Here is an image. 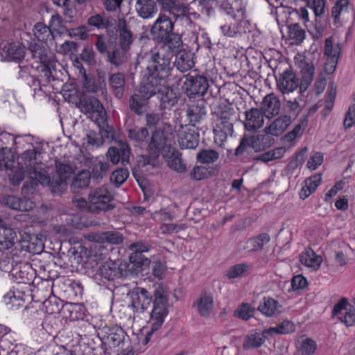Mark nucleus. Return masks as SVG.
<instances>
[{"label": "nucleus", "mask_w": 355, "mask_h": 355, "mask_svg": "<svg viewBox=\"0 0 355 355\" xmlns=\"http://www.w3.org/2000/svg\"><path fill=\"white\" fill-rule=\"evenodd\" d=\"M270 236L266 233H262L256 237L248 240L247 243L252 245L250 251H261L263 246L270 241Z\"/></svg>", "instance_id": "48"}, {"label": "nucleus", "mask_w": 355, "mask_h": 355, "mask_svg": "<svg viewBox=\"0 0 355 355\" xmlns=\"http://www.w3.org/2000/svg\"><path fill=\"white\" fill-rule=\"evenodd\" d=\"M135 10L143 19H150L157 11V4L154 0H137Z\"/></svg>", "instance_id": "22"}, {"label": "nucleus", "mask_w": 355, "mask_h": 355, "mask_svg": "<svg viewBox=\"0 0 355 355\" xmlns=\"http://www.w3.org/2000/svg\"><path fill=\"white\" fill-rule=\"evenodd\" d=\"M261 110L266 117L275 116L280 110V101L272 93L266 95L261 102Z\"/></svg>", "instance_id": "23"}, {"label": "nucleus", "mask_w": 355, "mask_h": 355, "mask_svg": "<svg viewBox=\"0 0 355 355\" xmlns=\"http://www.w3.org/2000/svg\"><path fill=\"white\" fill-rule=\"evenodd\" d=\"M207 115L206 107L202 101L191 105L187 110V117L189 121V125L193 128Z\"/></svg>", "instance_id": "21"}, {"label": "nucleus", "mask_w": 355, "mask_h": 355, "mask_svg": "<svg viewBox=\"0 0 355 355\" xmlns=\"http://www.w3.org/2000/svg\"><path fill=\"white\" fill-rule=\"evenodd\" d=\"M127 60L128 51L121 48H115L112 51H107V61L116 67L122 65Z\"/></svg>", "instance_id": "39"}, {"label": "nucleus", "mask_w": 355, "mask_h": 355, "mask_svg": "<svg viewBox=\"0 0 355 355\" xmlns=\"http://www.w3.org/2000/svg\"><path fill=\"white\" fill-rule=\"evenodd\" d=\"M163 43L159 46H156L158 49H162L163 53L168 55L171 58L173 55L178 53L182 51V40L178 34L172 33L164 38Z\"/></svg>", "instance_id": "19"}, {"label": "nucleus", "mask_w": 355, "mask_h": 355, "mask_svg": "<svg viewBox=\"0 0 355 355\" xmlns=\"http://www.w3.org/2000/svg\"><path fill=\"white\" fill-rule=\"evenodd\" d=\"M167 158L168 166L178 173H182L187 171V164L182 159L181 154L175 148L168 150Z\"/></svg>", "instance_id": "25"}, {"label": "nucleus", "mask_w": 355, "mask_h": 355, "mask_svg": "<svg viewBox=\"0 0 355 355\" xmlns=\"http://www.w3.org/2000/svg\"><path fill=\"white\" fill-rule=\"evenodd\" d=\"M302 79L299 84L298 79L295 74L289 70H286L280 73L277 78V89L282 94H289L295 91L298 87L302 92L311 84L314 75V67L313 64H306L302 69Z\"/></svg>", "instance_id": "2"}, {"label": "nucleus", "mask_w": 355, "mask_h": 355, "mask_svg": "<svg viewBox=\"0 0 355 355\" xmlns=\"http://www.w3.org/2000/svg\"><path fill=\"white\" fill-rule=\"evenodd\" d=\"M109 83L116 96L121 98L123 94L125 76L121 73L112 74L109 78Z\"/></svg>", "instance_id": "34"}, {"label": "nucleus", "mask_w": 355, "mask_h": 355, "mask_svg": "<svg viewBox=\"0 0 355 355\" xmlns=\"http://www.w3.org/2000/svg\"><path fill=\"white\" fill-rule=\"evenodd\" d=\"M289 38L293 40V43H301L305 37V32L297 24H293L288 26Z\"/></svg>", "instance_id": "50"}, {"label": "nucleus", "mask_w": 355, "mask_h": 355, "mask_svg": "<svg viewBox=\"0 0 355 355\" xmlns=\"http://www.w3.org/2000/svg\"><path fill=\"white\" fill-rule=\"evenodd\" d=\"M144 96L141 95L139 92L135 94L130 97V107L137 114L143 113V107L146 104L147 100Z\"/></svg>", "instance_id": "49"}, {"label": "nucleus", "mask_w": 355, "mask_h": 355, "mask_svg": "<svg viewBox=\"0 0 355 355\" xmlns=\"http://www.w3.org/2000/svg\"><path fill=\"white\" fill-rule=\"evenodd\" d=\"M300 258L302 264L313 270L318 269L322 263L321 257L317 256L315 252L310 249L303 252Z\"/></svg>", "instance_id": "32"}, {"label": "nucleus", "mask_w": 355, "mask_h": 355, "mask_svg": "<svg viewBox=\"0 0 355 355\" xmlns=\"http://www.w3.org/2000/svg\"><path fill=\"white\" fill-rule=\"evenodd\" d=\"M161 90L158 94L162 105L164 108L173 106L177 103V99L173 89L168 87L167 83L162 85Z\"/></svg>", "instance_id": "36"}, {"label": "nucleus", "mask_w": 355, "mask_h": 355, "mask_svg": "<svg viewBox=\"0 0 355 355\" xmlns=\"http://www.w3.org/2000/svg\"><path fill=\"white\" fill-rule=\"evenodd\" d=\"M129 249L133 251L130 256V260L135 264H144L141 260L142 252H148L150 250V245L143 242H137L130 245Z\"/></svg>", "instance_id": "33"}, {"label": "nucleus", "mask_w": 355, "mask_h": 355, "mask_svg": "<svg viewBox=\"0 0 355 355\" xmlns=\"http://www.w3.org/2000/svg\"><path fill=\"white\" fill-rule=\"evenodd\" d=\"M295 330V324L289 320H284L276 327H270L263 330L264 334L272 336L274 334H290Z\"/></svg>", "instance_id": "38"}, {"label": "nucleus", "mask_w": 355, "mask_h": 355, "mask_svg": "<svg viewBox=\"0 0 355 355\" xmlns=\"http://www.w3.org/2000/svg\"><path fill=\"white\" fill-rule=\"evenodd\" d=\"M48 355H71L69 351L62 346L56 343H51L46 347Z\"/></svg>", "instance_id": "61"}, {"label": "nucleus", "mask_w": 355, "mask_h": 355, "mask_svg": "<svg viewBox=\"0 0 355 355\" xmlns=\"http://www.w3.org/2000/svg\"><path fill=\"white\" fill-rule=\"evenodd\" d=\"M184 229V225L183 224L163 223L159 227L161 233L164 234H177Z\"/></svg>", "instance_id": "60"}, {"label": "nucleus", "mask_w": 355, "mask_h": 355, "mask_svg": "<svg viewBox=\"0 0 355 355\" xmlns=\"http://www.w3.org/2000/svg\"><path fill=\"white\" fill-rule=\"evenodd\" d=\"M62 307V302L52 295L43 302L44 311L48 314L58 313Z\"/></svg>", "instance_id": "42"}, {"label": "nucleus", "mask_w": 355, "mask_h": 355, "mask_svg": "<svg viewBox=\"0 0 355 355\" xmlns=\"http://www.w3.org/2000/svg\"><path fill=\"white\" fill-rule=\"evenodd\" d=\"M36 152L35 150H28L24 152L21 156L17 166H14L12 162L4 164V168L7 171L10 181L13 185L19 184L26 175L30 179L37 181L42 184L50 182L49 178L46 175L36 162Z\"/></svg>", "instance_id": "1"}, {"label": "nucleus", "mask_w": 355, "mask_h": 355, "mask_svg": "<svg viewBox=\"0 0 355 355\" xmlns=\"http://www.w3.org/2000/svg\"><path fill=\"white\" fill-rule=\"evenodd\" d=\"M254 309L249 304L243 303L234 311V315L245 320L253 316Z\"/></svg>", "instance_id": "54"}, {"label": "nucleus", "mask_w": 355, "mask_h": 355, "mask_svg": "<svg viewBox=\"0 0 355 355\" xmlns=\"http://www.w3.org/2000/svg\"><path fill=\"white\" fill-rule=\"evenodd\" d=\"M178 136L181 148L194 149L198 145L199 135L189 125H180Z\"/></svg>", "instance_id": "12"}, {"label": "nucleus", "mask_w": 355, "mask_h": 355, "mask_svg": "<svg viewBox=\"0 0 355 355\" xmlns=\"http://www.w3.org/2000/svg\"><path fill=\"white\" fill-rule=\"evenodd\" d=\"M117 144V146H112L108 148L106 153L107 159L113 164L121 162L123 165H126L129 163L130 146L124 141H119Z\"/></svg>", "instance_id": "11"}, {"label": "nucleus", "mask_w": 355, "mask_h": 355, "mask_svg": "<svg viewBox=\"0 0 355 355\" xmlns=\"http://www.w3.org/2000/svg\"><path fill=\"white\" fill-rule=\"evenodd\" d=\"M291 123V118L287 115L278 116L264 128L266 135L278 137L282 135Z\"/></svg>", "instance_id": "20"}, {"label": "nucleus", "mask_w": 355, "mask_h": 355, "mask_svg": "<svg viewBox=\"0 0 355 355\" xmlns=\"http://www.w3.org/2000/svg\"><path fill=\"white\" fill-rule=\"evenodd\" d=\"M169 290L163 284H159L155 286L154 291V301L161 302H168Z\"/></svg>", "instance_id": "53"}, {"label": "nucleus", "mask_w": 355, "mask_h": 355, "mask_svg": "<svg viewBox=\"0 0 355 355\" xmlns=\"http://www.w3.org/2000/svg\"><path fill=\"white\" fill-rule=\"evenodd\" d=\"M215 113L217 116V128L225 133L232 131L233 122L236 118L234 109L230 105H220Z\"/></svg>", "instance_id": "8"}, {"label": "nucleus", "mask_w": 355, "mask_h": 355, "mask_svg": "<svg viewBox=\"0 0 355 355\" xmlns=\"http://www.w3.org/2000/svg\"><path fill=\"white\" fill-rule=\"evenodd\" d=\"M151 301V295L144 288H137L132 295V306L137 313H143L146 311Z\"/></svg>", "instance_id": "14"}, {"label": "nucleus", "mask_w": 355, "mask_h": 355, "mask_svg": "<svg viewBox=\"0 0 355 355\" xmlns=\"http://www.w3.org/2000/svg\"><path fill=\"white\" fill-rule=\"evenodd\" d=\"M91 174L88 171L83 170L78 173L73 179L71 189L73 193H79L81 189L87 188L90 182Z\"/></svg>", "instance_id": "28"}, {"label": "nucleus", "mask_w": 355, "mask_h": 355, "mask_svg": "<svg viewBox=\"0 0 355 355\" xmlns=\"http://www.w3.org/2000/svg\"><path fill=\"white\" fill-rule=\"evenodd\" d=\"M30 50L33 58L37 59L38 62L44 64H47L49 62L50 60L47 55L48 49L43 44L31 45Z\"/></svg>", "instance_id": "44"}, {"label": "nucleus", "mask_w": 355, "mask_h": 355, "mask_svg": "<svg viewBox=\"0 0 355 355\" xmlns=\"http://www.w3.org/2000/svg\"><path fill=\"white\" fill-rule=\"evenodd\" d=\"M110 165L107 162H98L92 168V177L95 180H101L107 173Z\"/></svg>", "instance_id": "55"}, {"label": "nucleus", "mask_w": 355, "mask_h": 355, "mask_svg": "<svg viewBox=\"0 0 355 355\" xmlns=\"http://www.w3.org/2000/svg\"><path fill=\"white\" fill-rule=\"evenodd\" d=\"M33 32L35 37L40 42H46L53 39V33L51 28L43 23H37L35 25Z\"/></svg>", "instance_id": "43"}, {"label": "nucleus", "mask_w": 355, "mask_h": 355, "mask_svg": "<svg viewBox=\"0 0 355 355\" xmlns=\"http://www.w3.org/2000/svg\"><path fill=\"white\" fill-rule=\"evenodd\" d=\"M168 313V302H153V309L148 322L150 326L148 334H153L162 327Z\"/></svg>", "instance_id": "10"}, {"label": "nucleus", "mask_w": 355, "mask_h": 355, "mask_svg": "<svg viewBox=\"0 0 355 355\" xmlns=\"http://www.w3.org/2000/svg\"><path fill=\"white\" fill-rule=\"evenodd\" d=\"M348 3V0H337L336 1L331 10V15L334 17L335 22L338 21L341 12L347 10Z\"/></svg>", "instance_id": "58"}, {"label": "nucleus", "mask_w": 355, "mask_h": 355, "mask_svg": "<svg viewBox=\"0 0 355 355\" xmlns=\"http://www.w3.org/2000/svg\"><path fill=\"white\" fill-rule=\"evenodd\" d=\"M60 181L63 182L73 173L71 166L67 164H58L56 166Z\"/></svg>", "instance_id": "63"}, {"label": "nucleus", "mask_w": 355, "mask_h": 355, "mask_svg": "<svg viewBox=\"0 0 355 355\" xmlns=\"http://www.w3.org/2000/svg\"><path fill=\"white\" fill-rule=\"evenodd\" d=\"M280 305L272 298H263V302L258 306V310L267 317H271L279 311Z\"/></svg>", "instance_id": "37"}, {"label": "nucleus", "mask_w": 355, "mask_h": 355, "mask_svg": "<svg viewBox=\"0 0 355 355\" xmlns=\"http://www.w3.org/2000/svg\"><path fill=\"white\" fill-rule=\"evenodd\" d=\"M80 58L82 61L89 66L95 65L96 61V53L93 49L89 46H85L82 51Z\"/></svg>", "instance_id": "57"}, {"label": "nucleus", "mask_w": 355, "mask_h": 355, "mask_svg": "<svg viewBox=\"0 0 355 355\" xmlns=\"http://www.w3.org/2000/svg\"><path fill=\"white\" fill-rule=\"evenodd\" d=\"M317 347L315 342L311 338H304L299 341L297 352L300 355H312Z\"/></svg>", "instance_id": "46"}, {"label": "nucleus", "mask_w": 355, "mask_h": 355, "mask_svg": "<svg viewBox=\"0 0 355 355\" xmlns=\"http://www.w3.org/2000/svg\"><path fill=\"white\" fill-rule=\"evenodd\" d=\"M340 53V44L338 43L334 44L332 37H327L324 41V55L326 58L338 60Z\"/></svg>", "instance_id": "45"}, {"label": "nucleus", "mask_w": 355, "mask_h": 355, "mask_svg": "<svg viewBox=\"0 0 355 355\" xmlns=\"http://www.w3.org/2000/svg\"><path fill=\"white\" fill-rule=\"evenodd\" d=\"M6 204L13 209L22 211H28L32 210L35 207L33 201L28 199H19L13 196H8L6 198Z\"/></svg>", "instance_id": "27"}, {"label": "nucleus", "mask_w": 355, "mask_h": 355, "mask_svg": "<svg viewBox=\"0 0 355 355\" xmlns=\"http://www.w3.org/2000/svg\"><path fill=\"white\" fill-rule=\"evenodd\" d=\"M250 266L247 263H238L230 267L225 273V276L229 279L241 278L249 271Z\"/></svg>", "instance_id": "40"}, {"label": "nucleus", "mask_w": 355, "mask_h": 355, "mask_svg": "<svg viewBox=\"0 0 355 355\" xmlns=\"http://www.w3.org/2000/svg\"><path fill=\"white\" fill-rule=\"evenodd\" d=\"M185 81L183 89L187 96L195 98L204 96L209 88V83L206 77L201 75H191L188 73L184 76Z\"/></svg>", "instance_id": "5"}, {"label": "nucleus", "mask_w": 355, "mask_h": 355, "mask_svg": "<svg viewBox=\"0 0 355 355\" xmlns=\"http://www.w3.org/2000/svg\"><path fill=\"white\" fill-rule=\"evenodd\" d=\"M128 136L132 141L141 144L146 141L149 132L146 128L135 126L128 129Z\"/></svg>", "instance_id": "41"}, {"label": "nucleus", "mask_w": 355, "mask_h": 355, "mask_svg": "<svg viewBox=\"0 0 355 355\" xmlns=\"http://www.w3.org/2000/svg\"><path fill=\"white\" fill-rule=\"evenodd\" d=\"M170 137L161 130H156L153 132L151 140L149 144V148L154 151V153L164 150L166 148H172Z\"/></svg>", "instance_id": "18"}, {"label": "nucleus", "mask_w": 355, "mask_h": 355, "mask_svg": "<svg viewBox=\"0 0 355 355\" xmlns=\"http://www.w3.org/2000/svg\"><path fill=\"white\" fill-rule=\"evenodd\" d=\"M114 197L105 187H100L92 190L89 196V211L92 213L107 211L114 209L111 204Z\"/></svg>", "instance_id": "4"}, {"label": "nucleus", "mask_w": 355, "mask_h": 355, "mask_svg": "<svg viewBox=\"0 0 355 355\" xmlns=\"http://www.w3.org/2000/svg\"><path fill=\"white\" fill-rule=\"evenodd\" d=\"M308 286L306 279L301 275L293 277L291 286L293 291H300L305 289Z\"/></svg>", "instance_id": "64"}, {"label": "nucleus", "mask_w": 355, "mask_h": 355, "mask_svg": "<svg viewBox=\"0 0 355 355\" xmlns=\"http://www.w3.org/2000/svg\"><path fill=\"white\" fill-rule=\"evenodd\" d=\"M174 24L169 17L160 15L155 20L150 29V34L154 39L163 40L171 35L173 31Z\"/></svg>", "instance_id": "9"}, {"label": "nucleus", "mask_w": 355, "mask_h": 355, "mask_svg": "<svg viewBox=\"0 0 355 355\" xmlns=\"http://www.w3.org/2000/svg\"><path fill=\"white\" fill-rule=\"evenodd\" d=\"M80 111L94 121L103 120L105 116V110L101 102L94 97H88L80 100L79 103Z\"/></svg>", "instance_id": "6"}, {"label": "nucleus", "mask_w": 355, "mask_h": 355, "mask_svg": "<svg viewBox=\"0 0 355 355\" xmlns=\"http://www.w3.org/2000/svg\"><path fill=\"white\" fill-rule=\"evenodd\" d=\"M218 157V153L211 149L202 150L196 155L197 161L202 164L214 163Z\"/></svg>", "instance_id": "47"}, {"label": "nucleus", "mask_w": 355, "mask_h": 355, "mask_svg": "<svg viewBox=\"0 0 355 355\" xmlns=\"http://www.w3.org/2000/svg\"><path fill=\"white\" fill-rule=\"evenodd\" d=\"M193 54L184 49L175 55L174 65L181 72H186L194 67Z\"/></svg>", "instance_id": "24"}, {"label": "nucleus", "mask_w": 355, "mask_h": 355, "mask_svg": "<svg viewBox=\"0 0 355 355\" xmlns=\"http://www.w3.org/2000/svg\"><path fill=\"white\" fill-rule=\"evenodd\" d=\"M1 55L8 61L21 60L25 55V48L18 42H7L1 47Z\"/></svg>", "instance_id": "16"}, {"label": "nucleus", "mask_w": 355, "mask_h": 355, "mask_svg": "<svg viewBox=\"0 0 355 355\" xmlns=\"http://www.w3.org/2000/svg\"><path fill=\"white\" fill-rule=\"evenodd\" d=\"M125 333L121 327H114L109 329L106 337V343L111 347H115L123 343Z\"/></svg>", "instance_id": "35"}, {"label": "nucleus", "mask_w": 355, "mask_h": 355, "mask_svg": "<svg viewBox=\"0 0 355 355\" xmlns=\"http://www.w3.org/2000/svg\"><path fill=\"white\" fill-rule=\"evenodd\" d=\"M114 266V263L105 262L98 269L100 275L105 279H112L116 276V272L115 266Z\"/></svg>", "instance_id": "59"}, {"label": "nucleus", "mask_w": 355, "mask_h": 355, "mask_svg": "<svg viewBox=\"0 0 355 355\" xmlns=\"http://www.w3.org/2000/svg\"><path fill=\"white\" fill-rule=\"evenodd\" d=\"M17 235L12 229L6 227H0V248L2 250H8L11 248L15 243Z\"/></svg>", "instance_id": "31"}, {"label": "nucleus", "mask_w": 355, "mask_h": 355, "mask_svg": "<svg viewBox=\"0 0 355 355\" xmlns=\"http://www.w3.org/2000/svg\"><path fill=\"white\" fill-rule=\"evenodd\" d=\"M272 139L267 135H259L256 137L244 138L236 149V155H239L245 152L248 148H252L256 151L268 147L272 144Z\"/></svg>", "instance_id": "7"}, {"label": "nucleus", "mask_w": 355, "mask_h": 355, "mask_svg": "<svg viewBox=\"0 0 355 355\" xmlns=\"http://www.w3.org/2000/svg\"><path fill=\"white\" fill-rule=\"evenodd\" d=\"M264 123V113L258 108H251L245 112L243 125L249 131H254L262 127Z\"/></svg>", "instance_id": "15"}, {"label": "nucleus", "mask_w": 355, "mask_h": 355, "mask_svg": "<svg viewBox=\"0 0 355 355\" xmlns=\"http://www.w3.org/2000/svg\"><path fill=\"white\" fill-rule=\"evenodd\" d=\"M351 306L348 304L347 298L343 297L340 299L338 303H336L333 309L332 315L333 316L339 318V315H343V311L346 312L348 311L347 306Z\"/></svg>", "instance_id": "62"}, {"label": "nucleus", "mask_w": 355, "mask_h": 355, "mask_svg": "<svg viewBox=\"0 0 355 355\" xmlns=\"http://www.w3.org/2000/svg\"><path fill=\"white\" fill-rule=\"evenodd\" d=\"M88 25L100 28H107L112 26V23L110 21L109 18L103 17L99 14H96L91 16L87 19Z\"/></svg>", "instance_id": "51"}, {"label": "nucleus", "mask_w": 355, "mask_h": 355, "mask_svg": "<svg viewBox=\"0 0 355 355\" xmlns=\"http://www.w3.org/2000/svg\"><path fill=\"white\" fill-rule=\"evenodd\" d=\"M129 172L126 168H119L112 172L110 176V181L114 184L119 186L122 184L128 178Z\"/></svg>", "instance_id": "56"}, {"label": "nucleus", "mask_w": 355, "mask_h": 355, "mask_svg": "<svg viewBox=\"0 0 355 355\" xmlns=\"http://www.w3.org/2000/svg\"><path fill=\"white\" fill-rule=\"evenodd\" d=\"M165 83H166V80L161 81L158 77H154L152 74L148 73V76L141 81L139 92L146 98L149 99L162 91V85Z\"/></svg>", "instance_id": "13"}, {"label": "nucleus", "mask_w": 355, "mask_h": 355, "mask_svg": "<svg viewBox=\"0 0 355 355\" xmlns=\"http://www.w3.org/2000/svg\"><path fill=\"white\" fill-rule=\"evenodd\" d=\"M119 44L123 51H128L133 43L134 38L132 33L128 29L125 20L120 19L119 21Z\"/></svg>", "instance_id": "26"}, {"label": "nucleus", "mask_w": 355, "mask_h": 355, "mask_svg": "<svg viewBox=\"0 0 355 355\" xmlns=\"http://www.w3.org/2000/svg\"><path fill=\"white\" fill-rule=\"evenodd\" d=\"M171 59L168 55L163 53L162 49L155 47L148 54L147 66L148 73L154 77H158L161 81L166 80L172 69Z\"/></svg>", "instance_id": "3"}, {"label": "nucleus", "mask_w": 355, "mask_h": 355, "mask_svg": "<svg viewBox=\"0 0 355 355\" xmlns=\"http://www.w3.org/2000/svg\"><path fill=\"white\" fill-rule=\"evenodd\" d=\"M201 317L209 318L214 310V298L210 293L202 292L193 304Z\"/></svg>", "instance_id": "17"}, {"label": "nucleus", "mask_w": 355, "mask_h": 355, "mask_svg": "<svg viewBox=\"0 0 355 355\" xmlns=\"http://www.w3.org/2000/svg\"><path fill=\"white\" fill-rule=\"evenodd\" d=\"M321 180L322 176L320 174H316L306 179L304 181V185L300 193V198L305 199L313 193L316 188L320 185Z\"/></svg>", "instance_id": "30"}, {"label": "nucleus", "mask_w": 355, "mask_h": 355, "mask_svg": "<svg viewBox=\"0 0 355 355\" xmlns=\"http://www.w3.org/2000/svg\"><path fill=\"white\" fill-rule=\"evenodd\" d=\"M190 178L195 181H200L208 178L211 175V171L204 166H196L190 171Z\"/></svg>", "instance_id": "52"}, {"label": "nucleus", "mask_w": 355, "mask_h": 355, "mask_svg": "<svg viewBox=\"0 0 355 355\" xmlns=\"http://www.w3.org/2000/svg\"><path fill=\"white\" fill-rule=\"evenodd\" d=\"M264 332L252 331L249 333L244 338L243 347L244 349H251L260 347L265 342Z\"/></svg>", "instance_id": "29"}]
</instances>
